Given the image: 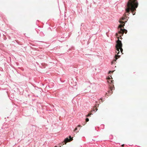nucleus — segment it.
I'll use <instances>...</instances> for the list:
<instances>
[{"mask_svg":"<svg viewBox=\"0 0 147 147\" xmlns=\"http://www.w3.org/2000/svg\"><path fill=\"white\" fill-rule=\"evenodd\" d=\"M125 19V18L124 17H122L120 19V20L119 21V22L121 23L122 24H123V25L122 24H120L118 26V29H119V30H120V29H122L121 28L122 27H123L125 25V22H123L122 21V20H124Z\"/></svg>","mask_w":147,"mask_h":147,"instance_id":"obj_4","label":"nucleus"},{"mask_svg":"<svg viewBox=\"0 0 147 147\" xmlns=\"http://www.w3.org/2000/svg\"><path fill=\"white\" fill-rule=\"evenodd\" d=\"M93 109H94V111H96L97 110V108H96V107H94Z\"/></svg>","mask_w":147,"mask_h":147,"instance_id":"obj_8","label":"nucleus"},{"mask_svg":"<svg viewBox=\"0 0 147 147\" xmlns=\"http://www.w3.org/2000/svg\"><path fill=\"white\" fill-rule=\"evenodd\" d=\"M120 57V55H119L117 54H116L115 56V59L113 60L112 62L111 63L112 64L115 63V62L116 61V60L118 59V58H119Z\"/></svg>","mask_w":147,"mask_h":147,"instance_id":"obj_5","label":"nucleus"},{"mask_svg":"<svg viewBox=\"0 0 147 147\" xmlns=\"http://www.w3.org/2000/svg\"><path fill=\"white\" fill-rule=\"evenodd\" d=\"M72 140L73 138H71V136H69V138H65L63 142L59 144V147H61V146H63V145L66 144L67 142H70L72 141Z\"/></svg>","mask_w":147,"mask_h":147,"instance_id":"obj_3","label":"nucleus"},{"mask_svg":"<svg viewBox=\"0 0 147 147\" xmlns=\"http://www.w3.org/2000/svg\"><path fill=\"white\" fill-rule=\"evenodd\" d=\"M91 113H89L87 115H86V117H89L90 116V115H91Z\"/></svg>","mask_w":147,"mask_h":147,"instance_id":"obj_9","label":"nucleus"},{"mask_svg":"<svg viewBox=\"0 0 147 147\" xmlns=\"http://www.w3.org/2000/svg\"><path fill=\"white\" fill-rule=\"evenodd\" d=\"M137 0H129L127 4V7L125 9L126 12L129 13L131 11L133 15L134 12L136 10V8L138 6V3Z\"/></svg>","mask_w":147,"mask_h":147,"instance_id":"obj_2","label":"nucleus"},{"mask_svg":"<svg viewBox=\"0 0 147 147\" xmlns=\"http://www.w3.org/2000/svg\"><path fill=\"white\" fill-rule=\"evenodd\" d=\"M77 130V127H76L75 128V129L74 130V131H76Z\"/></svg>","mask_w":147,"mask_h":147,"instance_id":"obj_12","label":"nucleus"},{"mask_svg":"<svg viewBox=\"0 0 147 147\" xmlns=\"http://www.w3.org/2000/svg\"><path fill=\"white\" fill-rule=\"evenodd\" d=\"M111 78H110V77H109L108 78H107V79H108V82L109 83H110L112 85H113V80H111Z\"/></svg>","mask_w":147,"mask_h":147,"instance_id":"obj_7","label":"nucleus"},{"mask_svg":"<svg viewBox=\"0 0 147 147\" xmlns=\"http://www.w3.org/2000/svg\"><path fill=\"white\" fill-rule=\"evenodd\" d=\"M113 72H114V71H109V74H110L111 73H113Z\"/></svg>","mask_w":147,"mask_h":147,"instance_id":"obj_11","label":"nucleus"},{"mask_svg":"<svg viewBox=\"0 0 147 147\" xmlns=\"http://www.w3.org/2000/svg\"><path fill=\"white\" fill-rule=\"evenodd\" d=\"M127 32V31L125 29H120V30L118 31V33H116L115 35L117 38L118 40L116 41V53H117L118 55L120 51L119 50H120L121 54H123V49H122V44L121 43V41L119 40V37L121 39H122L121 36L123 35V34L125 33L126 34Z\"/></svg>","mask_w":147,"mask_h":147,"instance_id":"obj_1","label":"nucleus"},{"mask_svg":"<svg viewBox=\"0 0 147 147\" xmlns=\"http://www.w3.org/2000/svg\"><path fill=\"white\" fill-rule=\"evenodd\" d=\"M89 119L88 118H86V122H88L89 121Z\"/></svg>","mask_w":147,"mask_h":147,"instance_id":"obj_10","label":"nucleus"},{"mask_svg":"<svg viewBox=\"0 0 147 147\" xmlns=\"http://www.w3.org/2000/svg\"><path fill=\"white\" fill-rule=\"evenodd\" d=\"M80 126H81L80 125H78V127H80Z\"/></svg>","mask_w":147,"mask_h":147,"instance_id":"obj_14","label":"nucleus"},{"mask_svg":"<svg viewBox=\"0 0 147 147\" xmlns=\"http://www.w3.org/2000/svg\"><path fill=\"white\" fill-rule=\"evenodd\" d=\"M110 90L108 91V92L111 94L113 93V90H114V85H113L110 86Z\"/></svg>","mask_w":147,"mask_h":147,"instance_id":"obj_6","label":"nucleus"},{"mask_svg":"<svg viewBox=\"0 0 147 147\" xmlns=\"http://www.w3.org/2000/svg\"><path fill=\"white\" fill-rule=\"evenodd\" d=\"M121 146H124V144H123Z\"/></svg>","mask_w":147,"mask_h":147,"instance_id":"obj_13","label":"nucleus"},{"mask_svg":"<svg viewBox=\"0 0 147 147\" xmlns=\"http://www.w3.org/2000/svg\"><path fill=\"white\" fill-rule=\"evenodd\" d=\"M54 147H57V146H55Z\"/></svg>","mask_w":147,"mask_h":147,"instance_id":"obj_15","label":"nucleus"}]
</instances>
